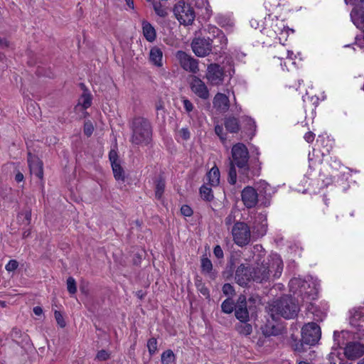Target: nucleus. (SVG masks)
<instances>
[{"mask_svg": "<svg viewBox=\"0 0 364 364\" xmlns=\"http://www.w3.org/2000/svg\"><path fill=\"white\" fill-rule=\"evenodd\" d=\"M232 158L230 159L228 181L231 185L237 182V166L240 172L247 174L250 171L249 159L250 154L247 146L242 143H237L232 146L231 150Z\"/></svg>", "mask_w": 364, "mask_h": 364, "instance_id": "nucleus-1", "label": "nucleus"}, {"mask_svg": "<svg viewBox=\"0 0 364 364\" xmlns=\"http://www.w3.org/2000/svg\"><path fill=\"white\" fill-rule=\"evenodd\" d=\"M136 296L141 299L144 298V294L141 290H140L136 292Z\"/></svg>", "mask_w": 364, "mask_h": 364, "instance_id": "nucleus-62", "label": "nucleus"}, {"mask_svg": "<svg viewBox=\"0 0 364 364\" xmlns=\"http://www.w3.org/2000/svg\"><path fill=\"white\" fill-rule=\"evenodd\" d=\"M54 315H55V318L58 323V324L61 327V328H63L66 325V323L63 318V315L61 314V313L58 311H55L54 312Z\"/></svg>", "mask_w": 364, "mask_h": 364, "instance_id": "nucleus-44", "label": "nucleus"}, {"mask_svg": "<svg viewBox=\"0 0 364 364\" xmlns=\"http://www.w3.org/2000/svg\"><path fill=\"white\" fill-rule=\"evenodd\" d=\"M31 235V230L29 229L25 230L23 232V238H26Z\"/></svg>", "mask_w": 364, "mask_h": 364, "instance_id": "nucleus-60", "label": "nucleus"}, {"mask_svg": "<svg viewBox=\"0 0 364 364\" xmlns=\"http://www.w3.org/2000/svg\"><path fill=\"white\" fill-rule=\"evenodd\" d=\"M269 189H270L269 185L267 183H266L265 181H261L259 183V193H262V191H264V193L265 194H267V191L269 190Z\"/></svg>", "mask_w": 364, "mask_h": 364, "instance_id": "nucleus-52", "label": "nucleus"}, {"mask_svg": "<svg viewBox=\"0 0 364 364\" xmlns=\"http://www.w3.org/2000/svg\"><path fill=\"white\" fill-rule=\"evenodd\" d=\"M177 57L180 60L181 67L191 73H196L199 70L198 60L188 55L183 51H178Z\"/></svg>", "mask_w": 364, "mask_h": 364, "instance_id": "nucleus-14", "label": "nucleus"}, {"mask_svg": "<svg viewBox=\"0 0 364 364\" xmlns=\"http://www.w3.org/2000/svg\"><path fill=\"white\" fill-rule=\"evenodd\" d=\"M339 364H351V363H348V362H345V361L341 360L339 362Z\"/></svg>", "mask_w": 364, "mask_h": 364, "instance_id": "nucleus-64", "label": "nucleus"}, {"mask_svg": "<svg viewBox=\"0 0 364 364\" xmlns=\"http://www.w3.org/2000/svg\"><path fill=\"white\" fill-rule=\"evenodd\" d=\"M21 336V331L18 328H14L11 332V337L13 340H17L20 338Z\"/></svg>", "mask_w": 364, "mask_h": 364, "instance_id": "nucleus-50", "label": "nucleus"}, {"mask_svg": "<svg viewBox=\"0 0 364 364\" xmlns=\"http://www.w3.org/2000/svg\"><path fill=\"white\" fill-rule=\"evenodd\" d=\"M213 254L218 259L223 258V251L220 245H216L214 247Z\"/></svg>", "mask_w": 364, "mask_h": 364, "instance_id": "nucleus-49", "label": "nucleus"}, {"mask_svg": "<svg viewBox=\"0 0 364 364\" xmlns=\"http://www.w3.org/2000/svg\"><path fill=\"white\" fill-rule=\"evenodd\" d=\"M241 198L247 208H254L258 203V193L252 186H246L242 191Z\"/></svg>", "mask_w": 364, "mask_h": 364, "instance_id": "nucleus-15", "label": "nucleus"}, {"mask_svg": "<svg viewBox=\"0 0 364 364\" xmlns=\"http://www.w3.org/2000/svg\"><path fill=\"white\" fill-rule=\"evenodd\" d=\"M229 264H230V270L223 272V277H225L227 279L232 276L234 259H230V260L229 261Z\"/></svg>", "mask_w": 364, "mask_h": 364, "instance_id": "nucleus-47", "label": "nucleus"}, {"mask_svg": "<svg viewBox=\"0 0 364 364\" xmlns=\"http://www.w3.org/2000/svg\"><path fill=\"white\" fill-rule=\"evenodd\" d=\"M109 159L111 163L114 176L116 180L124 181V171L119 161V156L117 151L112 149L109 153Z\"/></svg>", "mask_w": 364, "mask_h": 364, "instance_id": "nucleus-16", "label": "nucleus"}, {"mask_svg": "<svg viewBox=\"0 0 364 364\" xmlns=\"http://www.w3.org/2000/svg\"><path fill=\"white\" fill-rule=\"evenodd\" d=\"M147 348L150 355H154L157 350V341L154 338H151L147 342Z\"/></svg>", "mask_w": 364, "mask_h": 364, "instance_id": "nucleus-39", "label": "nucleus"}, {"mask_svg": "<svg viewBox=\"0 0 364 364\" xmlns=\"http://www.w3.org/2000/svg\"><path fill=\"white\" fill-rule=\"evenodd\" d=\"M28 163L31 171L38 178H43V162L37 157L32 156L31 153L28 154Z\"/></svg>", "mask_w": 364, "mask_h": 364, "instance_id": "nucleus-20", "label": "nucleus"}, {"mask_svg": "<svg viewBox=\"0 0 364 364\" xmlns=\"http://www.w3.org/2000/svg\"><path fill=\"white\" fill-rule=\"evenodd\" d=\"M196 286L198 290L205 296H209V291L208 289L205 286V284L201 282V280L197 279L196 281Z\"/></svg>", "mask_w": 364, "mask_h": 364, "instance_id": "nucleus-40", "label": "nucleus"}, {"mask_svg": "<svg viewBox=\"0 0 364 364\" xmlns=\"http://www.w3.org/2000/svg\"><path fill=\"white\" fill-rule=\"evenodd\" d=\"M225 77L224 68L218 63H210L208 65L205 78L212 86H220L223 84Z\"/></svg>", "mask_w": 364, "mask_h": 364, "instance_id": "nucleus-9", "label": "nucleus"}, {"mask_svg": "<svg viewBox=\"0 0 364 364\" xmlns=\"http://www.w3.org/2000/svg\"><path fill=\"white\" fill-rule=\"evenodd\" d=\"M67 289L70 294H74L77 291V286L75 280L73 277H69L67 279Z\"/></svg>", "mask_w": 364, "mask_h": 364, "instance_id": "nucleus-36", "label": "nucleus"}, {"mask_svg": "<svg viewBox=\"0 0 364 364\" xmlns=\"http://www.w3.org/2000/svg\"><path fill=\"white\" fill-rule=\"evenodd\" d=\"M127 2V4L129 6V8L134 9V1L133 0H125Z\"/></svg>", "mask_w": 364, "mask_h": 364, "instance_id": "nucleus-61", "label": "nucleus"}, {"mask_svg": "<svg viewBox=\"0 0 364 364\" xmlns=\"http://www.w3.org/2000/svg\"><path fill=\"white\" fill-rule=\"evenodd\" d=\"M321 328L318 324L311 322L305 324L301 329L302 341L307 346H314L321 338Z\"/></svg>", "mask_w": 364, "mask_h": 364, "instance_id": "nucleus-10", "label": "nucleus"}, {"mask_svg": "<svg viewBox=\"0 0 364 364\" xmlns=\"http://www.w3.org/2000/svg\"><path fill=\"white\" fill-rule=\"evenodd\" d=\"M150 61L156 67H161L163 65V52L161 48L154 46L151 48L149 53Z\"/></svg>", "mask_w": 364, "mask_h": 364, "instance_id": "nucleus-24", "label": "nucleus"}, {"mask_svg": "<svg viewBox=\"0 0 364 364\" xmlns=\"http://www.w3.org/2000/svg\"><path fill=\"white\" fill-rule=\"evenodd\" d=\"M156 109L157 110V112H159V111L162 110L164 111V105H163V102L159 101L156 103Z\"/></svg>", "mask_w": 364, "mask_h": 364, "instance_id": "nucleus-59", "label": "nucleus"}, {"mask_svg": "<svg viewBox=\"0 0 364 364\" xmlns=\"http://www.w3.org/2000/svg\"><path fill=\"white\" fill-rule=\"evenodd\" d=\"M235 315L240 321H249L250 320L247 299L243 294H240L237 300Z\"/></svg>", "mask_w": 364, "mask_h": 364, "instance_id": "nucleus-13", "label": "nucleus"}, {"mask_svg": "<svg viewBox=\"0 0 364 364\" xmlns=\"http://www.w3.org/2000/svg\"><path fill=\"white\" fill-rule=\"evenodd\" d=\"M166 182L162 176H159L155 181V197L158 200H161L165 190Z\"/></svg>", "mask_w": 364, "mask_h": 364, "instance_id": "nucleus-28", "label": "nucleus"}, {"mask_svg": "<svg viewBox=\"0 0 364 364\" xmlns=\"http://www.w3.org/2000/svg\"><path fill=\"white\" fill-rule=\"evenodd\" d=\"M109 353L105 350H100L97 354V358L100 360H106L109 358Z\"/></svg>", "mask_w": 364, "mask_h": 364, "instance_id": "nucleus-48", "label": "nucleus"}, {"mask_svg": "<svg viewBox=\"0 0 364 364\" xmlns=\"http://www.w3.org/2000/svg\"><path fill=\"white\" fill-rule=\"evenodd\" d=\"M278 333V329L274 325L272 326L266 325L263 328V333L265 336H276Z\"/></svg>", "mask_w": 364, "mask_h": 364, "instance_id": "nucleus-38", "label": "nucleus"}, {"mask_svg": "<svg viewBox=\"0 0 364 364\" xmlns=\"http://www.w3.org/2000/svg\"><path fill=\"white\" fill-rule=\"evenodd\" d=\"M175 359V355L171 350L164 351L161 355V361L162 364H170Z\"/></svg>", "mask_w": 364, "mask_h": 364, "instance_id": "nucleus-35", "label": "nucleus"}, {"mask_svg": "<svg viewBox=\"0 0 364 364\" xmlns=\"http://www.w3.org/2000/svg\"><path fill=\"white\" fill-rule=\"evenodd\" d=\"M235 280L241 287H246L253 281L252 268L245 264H240L235 270Z\"/></svg>", "mask_w": 364, "mask_h": 364, "instance_id": "nucleus-11", "label": "nucleus"}, {"mask_svg": "<svg viewBox=\"0 0 364 364\" xmlns=\"http://www.w3.org/2000/svg\"><path fill=\"white\" fill-rule=\"evenodd\" d=\"M283 270V262L282 259L275 255L268 262H263L260 265L252 268L253 282L257 283H265L269 282L271 273L274 279L279 278Z\"/></svg>", "mask_w": 364, "mask_h": 364, "instance_id": "nucleus-2", "label": "nucleus"}, {"mask_svg": "<svg viewBox=\"0 0 364 364\" xmlns=\"http://www.w3.org/2000/svg\"><path fill=\"white\" fill-rule=\"evenodd\" d=\"M191 91L198 97L203 100H207L210 97L209 90L205 83L196 75L191 76L190 82Z\"/></svg>", "mask_w": 364, "mask_h": 364, "instance_id": "nucleus-12", "label": "nucleus"}, {"mask_svg": "<svg viewBox=\"0 0 364 364\" xmlns=\"http://www.w3.org/2000/svg\"><path fill=\"white\" fill-rule=\"evenodd\" d=\"M348 336L347 331L337 332L333 334L334 341L337 342L338 346L343 347V354L345 357L351 360L358 359L364 354V344L358 341H346V338Z\"/></svg>", "mask_w": 364, "mask_h": 364, "instance_id": "nucleus-5", "label": "nucleus"}, {"mask_svg": "<svg viewBox=\"0 0 364 364\" xmlns=\"http://www.w3.org/2000/svg\"><path fill=\"white\" fill-rule=\"evenodd\" d=\"M132 136L130 142L135 145H148L152 139V127L149 119L134 117L130 122Z\"/></svg>", "mask_w": 364, "mask_h": 364, "instance_id": "nucleus-3", "label": "nucleus"}, {"mask_svg": "<svg viewBox=\"0 0 364 364\" xmlns=\"http://www.w3.org/2000/svg\"><path fill=\"white\" fill-rule=\"evenodd\" d=\"M211 30L213 33V37H211V39L215 41V43L219 45L218 48L221 49L223 48V46L227 44L228 41L225 34L222 31L215 27L212 28Z\"/></svg>", "mask_w": 364, "mask_h": 364, "instance_id": "nucleus-26", "label": "nucleus"}, {"mask_svg": "<svg viewBox=\"0 0 364 364\" xmlns=\"http://www.w3.org/2000/svg\"><path fill=\"white\" fill-rule=\"evenodd\" d=\"M215 132L219 136L220 139L222 141H225L227 139V134L223 130V127L222 125L217 124L215 127Z\"/></svg>", "mask_w": 364, "mask_h": 364, "instance_id": "nucleus-41", "label": "nucleus"}, {"mask_svg": "<svg viewBox=\"0 0 364 364\" xmlns=\"http://www.w3.org/2000/svg\"><path fill=\"white\" fill-rule=\"evenodd\" d=\"M248 321H240L235 326L236 331L241 335L248 336L252 331V325L247 323Z\"/></svg>", "mask_w": 364, "mask_h": 364, "instance_id": "nucleus-29", "label": "nucleus"}, {"mask_svg": "<svg viewBox=\"0 0 364 364\" xmlns=\"http://www.w3.org/2000/svg\"><path fill=\"white\" fill-rule=\"evenodd\" d=\"M180 135L184 139L187 140L190 138V132L187 128H183L180 130Z\"/></svg>", "mask_w": 364, "mask_h": 364, "instance_id": "nucleus-53", "label": "nucleus"}, {"mask_svg": "<svg viewBox=\"0 0 364 364\" xmlns=\"http://www.w3.org/2000/svg\"><path fill=\"white\" fill-rule=\"evenodd\" d=\"M306 344L302 341V339L299 341L295 340L291 344V347L294 351L301 353L306 350V348L304 346Z\"/></svg>", "mask_w": 364, "mask_h": 364, "instance_id": "nucleus-37", "label": "nucleus"}, {"mask_svg": "<svg viewBox=\"0 0 364 364\" xmlns=\"http://www.w3.org/2000/svg\"><path fill=\"white\" fill-rule=\"evenodd\" d=\"M299 311L295 299L289 296H284L273 302L270 307V314L273 319L276 316H282L286 319L295 318Z\"/></svg>", "mask_w": 364, "mask_h": 364, "instance_id": "nucleus-4", "label": "nucleus"}, {"mask_svg": "<svg viewBox=\"0 0 364 364\" xmlns=\"http://www.w3.org/2000/svg\"><path fill=\"white\" fill-rule=\"evenodd\" d=\"M33 313L37 316H41L43 314V309L41 306H35L33 308Z\"/></svg>", "mask_w": 364, "mask_h": 364, "instance_id": "nucleus-57", "label": "nucleus"}, {"mask_svg": "<svg viewBox=\"0 0 364 364\" xmlns=\"http://www.w3.org/2000/svg\"><path fill=\"white\" fill-rule=\"evenodd\" d=\"M357 364H364V358H363V359L360 360L357 363Z\"/></svg>", "mask_w": 364, "mask_h": 364, "instance_id": "nucleus-63", "label": "nucleus"}, {"mask_svg": "<svg viewBox=\"0 0 364 364\" xmlns=\"http://www.w3.org/2000/svg\"><path fill=\"white\" fill-rule=\"evenodd\" d=\"M9 41L6 38H2L0 37V46L1 48H7L9 46Z\"/></svg>", "mask_w": 364, "mask_h": 364, "instance_id": "nucleus-56", "label": "nucleus"}, {"mask_svg": "<svg viewBox=\"0 0 364 364\" xmlns=\"http://www.w3.org/2000/svg\"><path fill=\"white\" fill-rule=\"evenodd\" d=\"M241 130L242 134H245L251 139L256 131V124L254 119L247 116L241 117Z\"/></svg>", "mask_w": 364, "mask_h": 364, "instance_id": "nucleus-19", "label": "nucleus"}, {"mask_svg": "<svg viewBox=\"0 0 364 364\" xmlns=\"http://www.w3.org/2000/svg\"><path fill=\"white\" fill-rule=\"evenodd\" d=\"M200 268L201 272L210 279L214 280L217 277L218 272L213 269L212 262L205 256L200 259Z\"/></svg>", "mask_w": 364, "mask_h": 364, "instance_id": "nucleus-22", "label": "nucleus"}, {"mask_svg": "<svg viewBox=\"0 0 364 364\" xmlns=\"http://www.w3.org/2000/svg\"><path fill=\"white\" fill-rule=\"evenodd\" d=\"M79 104L82 105L84 109H87L92 105V96L87 92V90H85L80 100Z\"/></svg>", "mask_w": 364, "mask_h": 364, "instance_id": "nucleus-31", "label": "nucleus"}, {"mask_svg": "<svg viewBox=\"0 0 364 364\" xmlns=\"http://www.w3.org/2000/svg\"><path fill=\"white\" fill-rule=\"evenodd\" d=\"M224 126L226 130L232 134H237L241 130V118L238 119L233 115L224 118Z\"/></svg>", "mask_w": 364, "mask_h": 364, "instance_id": "nucleus-21", "label": "nucleus"}, {"mask_svg": "<svg viewBox=\"0 0 364 364\" xmlns=\"http://www.w3.org/2000/svg\"><path fill=\"white\" fill-rule=\"evenodd\" d=\"M142 30L144 38L149 42H153L156 38V30L154 26L148 21L142 22Z\"/></svg>", "mask_w": 364, "mask_h": 364, "instance_id": "nucleus-25", "label": "nucleus"}, {"mask_svg": "<svg viewBox=\"0 0 364 364\" xmlns=\"http://www.w3.org/2000/svg\"><path fill=\"white\" fill-rule=\"evenodd\" d=\"M231 233L234 242L239 247H245L251 242V228L245 222L234 223Z\"/></svg>", "mask_w": 364, "mask_h": 364, "instance_id": "nucleus-6", "label": "nucleus"}, {"mask_svg": "<svg viewBox=\"0 0 364 364\" xmlns=\"http://www.w3.org/2000/svg\"><path fill=\"white\" fill-rule=\"evenodd\" d=\"M314 136H315V135H314V134L313 132H307V133L305 134V136H304V139H305V140H306L307 142L310 143V142H312V141H314Z\"/></svg>", "mask_w": 364, "mask_h": 364, "instance_id": "nucleus-54", "label": "nucleus"}, {"mask_svg": "<svg viewBox=\"0 0 364 364\" xmlns=\"http://www.w3.org/2000/svg\"><path fill=\"white\" fill-rule=\"evenodd\" d=\"M222 290L223 293L226 296H232L235 294V289L229 283L225 284Z\"/></svg>", "mask_w": 364, "mask_h": 364, "instance_id": "nucleus-42", "label": "nucleus"}, {"mask_svg": "<svg viewBox=\"0 0 364 364\" xmlns=\"http://www.w3.org/2000/svg\"><path fill=\"white\" fill-rule=\"evenodd\" d=\"M23 175L22 173L21 172H18L16 176H15V180L19 183V182H21L23 180Z\"/></svg>", "mask_w": 364, "mask_h": 364, "instance_id": "nucleus-58", "label": "nucleus"}, {"mask_svg": "<svg viewBox=\"0 0 364 364\" xmlns=\"http://www.w3.org/2000/svg\"><path fill=\"white\" fill-rule=\"evenodd\" d=\"M235 220V216L232 215H229L228 217L225 219V223L226 225H230L232 223V222Z\"/></svg>", "mask_w": 364, "mask_h": 364, "instance_id": "nucleus-55", "label": "nucleus"}, {"mask_svg": "<svg viewBox=\"0 0 364 364\" xmlns=\"http://www.w3.org/2000/svg\"><path fill=\"white\" fill-rule=\"evenodd\" d=\"M18 267V263L15 259H11L9 262V263L6 265V269L8 272H13L16 270Z\"/></svg>", "mask_w": 364, "mask_h": 364, "instance_id": "nucleus-45", "label": "nucleus"}, {"mask_svg": "<svg viewBox=\"0 0 364 364\" xmlns=\"http://www.w3.org/2000/svg\"><path fill=\"white\" fill-rule=\"evenodd\" d=\"M183 103L184 105V108L187 112H191L193 109V103L188 100V99H184L183 100Z\"/></svg>", "mask_w": 364, "mask_h": 364, "instance_id": "nucleus-51", "label": "nucleus"}, {"mask_svg": "<svg viewBox=\"0 0 364 364\" xmlns=\"http://www.w3.org/2000/svg\"><path fill=\"white\" fill-rule=\"evenodd\" d=\"M252 228L254 230H256L259 235L263 236L266 233L267 228L266 215L262 213L256 215Z\"/></svg>", "mask_w": 364, "mask_h": 364, "instance_id": "nucleus-23", "label": "nucleus"}, {"mask_svg": "<svg viewBox=\"0 0 364 364\" xmlns=\"http://www.w3.org/2000/svg\"><path fill=\"white\" fill-rule=\"evenodd\" d=\"M181 213L183 215L190 217L193 215V210L190 206L183 205L181 208Z\"/></svg>", "mask_w": 364, "mask_h": 364, "instance_id": "nucleus-46", "label": "nucleus"}, {"mask_svg": "<svg viewBox=\"0 0 364 364\" xmlns=\"http://www.w3.org/2000/svg\"><path fill=\"white\" fill-rule=\"evenodd\" d=\"M235 306L236 303L235 304L231 299L228 298L223 301L221 309L225 314H231L235 310Z\"/></svg>", "mask_w": 364, "mask_h": 364, "instance_id": "nucleus-30", "label": "nucleus"}, {"mask_svg": "<svg viewBox=\"0 0 364 364\" xmlns=\"http://www.w3.org/2000/svg\"><path fill=\"white\" fill-rule=\"evenodd\" d=\"M18 220H21L23 224L28 225L31 223V210L27 208L23 212L18 215Z\"/></svg>", "mask_w": 364, "mask_h": 364, "instance_id": "nucleus-33", "label": "nucleus"}, {"mask_svg": "<svg viewBox=\"0 0 364 364\" xmlns=\"http://www.w3.org/2000/svg\"><path fill=\"white\" fill-rule=\"evenodd\" d=\"M83 131H84V134L87 136H90L94 131V127H93L92 122H90V121L85 122V124H84Z\"/></svg>", "mask_w": 364, "mask_h": 364, "instance_id": "nucleus-43", "label": "nucleus"}, {"mask_svg": "<svg viewBox=\"0 0 364 364\" xmlns=\"http://www.w3.org/2000/svg\"><path fill=\"white\" fill-rule=\"evenodd\" d=\"M200 194L201 198L206 201H211L214 198L212 189L205 185H203L200 188Z\"/></svg>", "mask_w": 364, "mask_h": 364, "instance_id": "nucleus-32", "label": "nucleus"}, {"mask_svg": "<svg viewBox=\"0 0 364 364\" xmlns=\"http://www.w3.org/2000/svg\"><path fill=\"white\" fill-rule=\"evenodd\" d=\"M350 323L359 331H364V308L354 310L350 318Z\"/></svg>", "mask_w": 364, "mask_h": 364, "instance_id": "nucleus-18", "label": "nucleus"}, {"mask_svg": "<svg viewBox=\"0 0 364 364\" xmlns=\"http://www.w3.org/2000/svg\"><path fill=\"white\" fill-rule=\"evenodd\" d=\"M213 105L218 111L225 113L230 108V100L225 94L218 92L213 98Z\"/></svg>", "mask_w": 364, "mask_h": 364, "instance_id": "nucleus-17", "label": "nucleus"}, {"mask_svg": "<svg viewBox=\"0 0 364 364\" xmlns=\"http://www.w3.org/2000/svg\"><path fill=\"white\" fill-rule=\"evenodd\" d=\"M215 41L211 39L210 36L207 38H195L191 43V48L193 53L198 57H205L209 55L212 48H216L219 45L215 43Z\"/></svg>", "mask_w": 364, "mask_h": 364, "instance_id": "nucleus-8", "label": "nucleus"}, {"mask_svg": "<svg viewBox=\"0 0 364 364\" xmlns=\"http://www.w3.org/2000/svg\"><path fill=\"white\" fill-rule=\"evenodd\" d=\"M207 178L209 184L211 186H217L220 183V171L219 168L214 166L207 173Z\"/></svg>", "mask_w": 364, "mask_h": 364, "instance_id": "nucleus-27", "label": "nucleus"}, {"mask_svg": "<svg viewBox=\"0 0 364 364\" xmlns=\"http://www.w3.org/2000/svg\"><path fill=\"white\" fill-rule=\"evenodd\" d=\"M155 13L160 17L164 18L168 15L167 9L160 2H152Z\"/></svg>", "mask_w": 364, "mask_h": 364, "instance_id": "nucleus-34", "label": "nucleus"}, {"mask_svg": "<svg viewBox=\"0 0 364 364\" xmlns=\"http://www.w3.org/2000/svg\"><path fill=\"white\" fill-rule=\"evenodd\" d=\"M173 11L180 24L183 26L193 24L196 18V13L191 4H186L184 1H178L174 6Z\"/></svg>", "mask_w": 364, "mask_h": 364, "instance_id": "nucleus-7", "label": "nucleus"}]
</instances>
